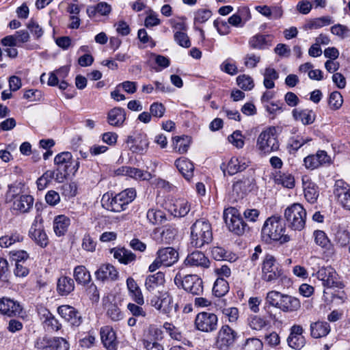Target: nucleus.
Returning a JSON list of instances; mask_svg holds the SVG:
<instances>
[{
	"label": "nucleus",
	"mask_w": 350,
	"mask_h": 350,
	"mask_svg": "<svg viewBox=\"0 0 350 350\" xmlns=\"http://www.w3.org/2000/svg\"><path fill=\"white\" fill-rule=\"evenodd\" d=\"M285 225L279 217H269L265 222L262 228V237L267 241H279L281 244L291 240L289 235L284 234Z\"/></svg>",
	"instance_id": "f257e3e1"
},
{
	"label": "nucleus",
	"mask_w": 350,
	"mask_h": 350,
	"mask_svg": "<svg viewBox=\"0 0 350 350\" xmlns=\"http://www.w3.org/2000/svg\"><path fill=\"white\" fill-rule=\"evenodd\" d=\"M190 245L200 248L209 244L213 240L212 227L204 218L197 219L190 228Z\"/></svg>",
	"instance_id": "f03ea898"
},
{
	"label": "nucleus",
	"mask_w": 350,
	"mask_h": 350,
	"mask_svg": "<svg viewBox=\"0 0 350 350\" xmlns=\"http://www.w3.org/2000/svg\"><path fill=\"white\" fill-rule=\"evenodd\" d=\"M136 197V191L133 188L126 189L112 197L108 193L103 196L101 203L103 207L113 212H121L126 209V206L132 202Z\"/></svg>",
	"instance_id": "7ed1b4c3"
},
{
	"label": "nucleus",
	"mask_w": 350,
	"mask_h": 350,
	"mask_svg": "<svg viewBox=\"0 0 350 350\" xmlns=\"http://www.w3.org/2000/svg\"><path fill=\"white\" fill-rule=\"evenodd\" d=\"M262 279L267 282L286 279L280 265L271 254H266L262 263Z\"/></svg>",
	"instance_id": "20e7f679"
},
{
	"label": "nucleus",
	"mask_w": 350,
	"mask_h": 350,
	"mask_svg": "<svg viewBox=\"0 0 350 350\" xmlns=\"http://www.w3.org/2000/svg\"><path fill=\"white\" fill-rule=\"evenodd\" d=\"M224 219L230 231L237 235H242L249 230L238 209L228 207L224 209Z\"/></svg>",
	"instance_id": "39448f33"
},
{
	"label": "nucleus",
	"mask_w": 350,
	"mask_h": 350,
	"mask_svg": "<svg viewBox=\"0 0 350 350\" xmlns=\"http://www.w3.org/2000/svg\"><path fill=\"white\" fill-rule=\"evenodd\" d=\"M284 217L289 228L300 231L306 225V211L301 204L294 203L285 209Z\"/></svg>",
	"instance_id": "423d86ee"
},
{
	"label": "nucleus",
	"mask_w": 350,
	"mask_h": 350,
	"mask_svg": "<svg viewBox=\"0 0 350 350\" xmlns=\"http://www.w3.org/2000/svg\"><path fill=\"white\" fill-rule=\"evenodd\" d=\"M257 147L263 154H269L279 149V142L276 135V128L269 126L262 131L257 139Z\"/></svg>",
	"instance_id": "0eeeda50"
},
{
	"label": "nucleus",
	"mask_w": 350,
	"mask_h": 350,
	"mask_svg": "<svg viewBox=\"0 0 350 350\" xmlns=\"http://www.w3.org/2000/svg\"><path fill=\"white\" fill-rule=\"evenodd\" d=\"M174 283L193 295H200L204 291L202 280L197 275L191 274L182 277L177 273L174 278Z\"/></svg>",
	"instance_id": "6e6552de"
},
{
	"label": "nucleus",
	"mask_w": 350,
	"mask_h": 350,
	"mask_svg": "<svg viewBox=\"0 0 350 350\" xmlns=\"http://www.w3.org/2000/svg\"><path fill=\"white\" fill-rule=\"evenodd\" d=\"M194 325L200 332L207 334L215 332L218 327V317L213 312H199L196 317Z\"/></svg>",
	"instance_id": "1a4fd4ad"
},
{
	"label": "nucleus",
	"mask_w": 350,
	"mask_h": 350,
	"mask_svg": "<svg viewBox=\"0 0 350 350\" xmlns=\"http://www.w3.org/2000/svg\"><path fill=\"white\" fill-rule=\"evenodd\" d=\"M237 338V332L229 325H224L217 334L215 345L219 350H228L234 345Z\"/></svg>",
	"instance_id": "9d476101"
},
{
	"label": "nucleus",
	"mask_w": 350,
	"mask_h": 350,
	"mask_svg": "<svg viewBox=\"0 0 350 350\" xmlns=\"http://www.w3.org/2000/svg\"><path fill=\"white\" fill-rule=\"evenodd\" d=\"M148 298L150 304L163 314H170L174 308L173 298L168 291L160 292Z\"/></svg>",
	"instance_id": "9b49d317"
},
{
	"label": "nucleus",
	"mask_w": 350,
	"mask_h": 350,
	"mask_svg": "<svg viewBox=\"0 0 350 350\" xmlns=\"http://www.w3.org/2000/svg\"><path fill=\"white\" fill-rule=\"evenodd\" d=\"M317 278L322 281L324 286L327 288L340 287L342 284L338 280V275L332 267H323L317 273Z\"/></svg>",
	"instance_id": "f8f14e48"
},
{
	"label": "nucleus",
	"mask_w": 350,
	"mask_h": 350,
	"mask_svg": "<svg viewBox=\"0 0 350 350\" xmlns=\"http://www.w3.org/2000/svg\"><path fill=\"white\" fill-rule=\"evenodd\" d=\"M331 157L325 150H318L314 154H310L305 157L304 163L308 170H313L323 165L330 164Z\"/></svg>",
	"instance_id": "ddd939ff"
},
{
	"label": "nucleus",
	"mask_w": 350,
	"mask_h": 350,
	"mask_svg": "<svg viewBox=\"0 0 350 350\" xmlns=\"http://www.w3.org/2000/svg\"><path fill=\"white\" fill-rule=\"evenodd\" d=\"M126 142L129 148L133 152L139 154H143L148 147L147 135L143 133H139L134 135L128 136Z\"/></svg>",
	"instance_id": "4468645a"
},
{
	"label": "nucleus",
	"mask_w": 350,
	"mask_h": 350,
	"mask_svg": "<svg viewBox=\"0 0 350 350\" xmlns=\"http://www.w3.org/2000/svg\"><path fill=\"white\" fill-rule=\"evenodd\" d=\"M334 193L343 208L350 210V186L342 180H338L334 185Z\"/></svg>",
	"instance_id": "2eb2a0df"
},
{
	"label": "nucleus",
	"mask_w": 350,
	"mask_h": 350,
	"mask_svg": "<svg viewBox=\"0 0 350 350\" xmlns=\"http://www.w3.org/2000/svg\"><path fill=\"white\" fill-rule=\"evenodd\" d=\"M165 207L174 217H185L191 209L190 204L185 199L171 200L165 203Z\"/></svg>",
	"instance_id": "dca6fc26"
},
{
	"label": "nucleus",
	"mask_w": 350,
	"mask_h": 350,
	"mask_svg": "<svg viewBox=\"0 0 350 350\" xmlns=\"http://www.w3.org/2000/svg\"><path fill=\"white\" fill-rule=\"evenodd\" d=\"M165 282V277L163 273L159 271L155 274L148 275L145 282L146 290L151 294L150 297L154 295H158L160 292H163V284Z\"/></svg>",
	"instance_id": "f3484780"
},
{
	"label": "nucleus",
	"mask_w": 350,
	"mask_h": 350,
	"mask_svg": "<svg viewBox=\"0 0 350 350\" xmlns=\"http://www.w3.org/2000/svg\"><path fill=\"white\" fill-rule=\"evenodd\" d=\"M249 161L244 157H232L226 165L223 163L221 166L224 174L226 171L229 175H234L239 172L245 170L249 165Z\"/></svg>",
	"instance_id": "a211bd4d"
},
{
	"label": "nucleus",
	"mask_w": 350,
	"mask_h": 350,
	"mask_svg": "<svg viewBox=\"0 0 350 350\" xmlns=\"http://www.w3.org/2000/svg\"><path fill=\"white\" fill-rule=\"evenodd\" d=\"M59 314L73 326H79L82 319L79 312L72 306L62 305L57 308Z\"/></svg>",
	"instance_id": "6ab92c4d"
},
{
	"label": "nucleus",
	"mask_w": 350,
	"mask_h": 350,
	"mask_svg": "<svg viewBox=\"0 0 350 350\" xmlns=\"http://www.w3.org/2000/svg\"><path fill=\"white\" fill-rule=\"evenodd\" d=\"M184 262L187 267L202 269H207L211 265L209 259L204 253L200 251H196L188 254Z\"/></svg>",
	"instance_id": "aec40b11"
},
{
	"label": "nucleus",
	"mask_w": 350,
	"mask_h": 350,
	"mask_svg": "<svg viewBox=\"0 0 350 350\" xmlns=\"http://www.w3.org/2000/svg\"><path fill=\"white\" fill-rule=\"evenodd\" d=\"M300 308L301 302L299 299L288 294H283L278 306V309L286 313L297 312Z\"/></svg>",
	"instance_id": "412c9836"
},
{
	"label": "nucleus",
	"mask_w": 350,
	"mask_h": 350,
	"mask_svg": "<svg viewBox=\"0 0 350 350\" xmlns=\"http://www.w3.org/2000/svg\"><path fill=\"white\" fill-rule=\"evenodd\" d=\"M163 338V331L157 325H150L144 331L142 336L143 345H150L155 342H159Z\"/></svg>",
	"instance_id": "4be33fe9"
},
{
	"label": "nucleus",
	"mask_w": 350,
	"mask_h": 350,
	"mask_svg": "<svg viewBox=\"0 0 350 350\" xmlns=\"http://www.w3.org/2000/svg\"><path fill=\"white\" fill-rule=\"evenodd\" d=\"M22 308L19 303L7 297L0 299V312L9 317L19 315Z\"/></svg>",
	"instance_id": "5701e85b"
},
{
	"label": "nucleus",
	"mask_w": 350,
	"mask_h": 350,
	"mask_svg": "<svg viewBox=\"0 0 350 350\" xmlns=\"http://www.w3.org/2000/svg\"><path fill=\"white\" fill-rule=\"evenodd\" d=\"M100 338L104 347L107 350H116L118 341L116 335L112 327L105 326L100 329Z\"/></svg>",
	"instance_id": "b1692460"
},
{
	"label": "nucleus",
	"mask_w": 350,
	"mask_h": 350,
	"mask_svg": "<svg viewBox=\"0 0 350 350\" xmlns=\"http://www.w3.org/2000/svg\"><path fill=\"white\" fill-rule=\"evenodd\" d=\"M30 237L41 247H46L49 244V239L45 231L41 226H39L37 221H34L29 232Z\"/></svg>",
	"instance_id": "393cba45"
},
{
	"label": "nucleus",
	"mask_w": 350,
	"mask_h": 350,
	"mask_svg": "<svg viewBox=\"0 0 350 350\" xmlns=\"http://www.w3.org/2000/svg\"><path fill=\"white\" fill-rule=\"evenodd\" d=\"M313 237L315 243L325 250L324 252L327 256L332 257L335 254L334 245L323 231L315 230Z\"/></svg>",
	"instance_id": "a878e982"
},
{
	"label": "nucleus",
	"mask_w": 350,
	"mask_h": 350,
	"mask_svg": "<svg viewBox=\"0 0 350 350\" xmlns=\"http://www.w3.org/2000/svg\"><path fill=\"white\" fill-rule=\"evenodd\" d=\"M157 255L165 267H170L178 261V253L171 247L160 249L158 250Z\"/></svg>",
	"instance_id": "bb28decb"
},
{
	"label": "nucleus",
	"mask_w": 350,
	"mask_h": 350,
	"mask_svg": "<svg viewBox=\"0 0 350 350\" xmlns=\"http://www.w3.org/2000/svg\"><path fill=\"white\" fill-rule=\"evenodd\" d=\"M272 41L271 35L258 33L250 39L249 45L252 49L263 50L271 46Z\"/></svg>",
	"instance_id": "cd10ccee"
},
{
	"label": "nucleus",
	"mask_w": 350,
	"mask_h": 350,
	"mask_svg": "<svg viewBox=\"0 0 350 350\" xmlns=\"http://www.w3.org/2000/svg\"><path fill=\"white\" fill-rule=\"evenodd\" d=\"M97 280L100 281L116 280L118 277V272L111 264L102 265L95 273Z\"/></svg>",
	"instance_id": "c85d7f7f"
},
{
	"label": "nucleus",
	"mask_w": 350,
	"mask_h": 350,
	"mask_svg": "<svg viewBox=\"0 0 350 350\" xmlns=\"http://www.w3.org/2000/svg\"><path fill=\"white\" fill-rule=\"evenodd\" d=\"M14 198L13 208L20 213H27L33 206V198L30 195H22Z\"/></svg>",
	"instance_id": "c756f323"
},
{
	"label": "nucleus",
	"mask_w": 350,
	"mask_h": 350,
	"mask_svg": "<svg viewBox=\"0 0 350 350\" xmlns=\"http://www.w3.org/2000/svg\"><path fill=\"white\" fill-rule=\"evenodd\" d=\"M175 165L185 178L189 181L193 175V163L185 157H181L176 160Z\"/></svg>",
	"instance_id": "7c9ffc66"
},
{
	"label": "nucleus",
	"mask_w": 350,
	"mask_h": 350,
	"mask_svg": "<svg viewBox=\"0 0 350 350\" xmlns=\"http://www.w3.org/2000/svg\"><path fill=\"white\" fill-rule=\"evenodd\" d=\"M126 119V113L121 107H114L107 114L108 123L113 126H120Z\"/></svg>",
	"instance_id": "2f4dec72"
},
{
	"label": "nucleus",
	"mask_w": 350,
	"mask_h": 350,
	"mask_svg": "<svg viewBox=\"0 0 350 350\" xmlns=\"http://www.w3.org/2000/svg\"><path fill=\"white\" fill-rule=\"evenodd\" d=\"M311 336L319 338L326 336L330 332V326L327 322L317 321L312 323L310 326Z\"/></svg>",
	"instance_id": "473e14b6"
},
{
	"label": "nucleus",
	"mask_w": 350,
	"mask_h": 350,
	"mask_svg": "<svg viewBox=\"0 0 350 350\" xmlns=\"http://www.w3.org/2000/svg\"><path fill=\"white\" fill-rule=\"evenodd\" d=\"M126 286L133 300L139 305H143L144 304L143 295L134 279L129 278L126 280Z\"/></svg>",
	"instance_id": "72a5a7b5"
},
{
	"label": "nucleus",
	"mask_w": 350,
	"mask_h": 350,
	"mask_svg": "<svg viewBox=\"0 0 350 350\" xmlns=\"http://www.w3.org/2000/svg\"><path fill=\"white\" fill-rule=\"evenodd\" d=\"M292 114L295 120L301 121L304 125L311 124L315 120V115L313 111L308 109L302 110L294 109Z\"/></svg>",
	"instance_id": "f704fd0d"
},
{
	"label": "nucleus",
	"mask_w": 350,
	"mask_h": 350,
	"mask_svg": "<svg viewBox=\"0 0 350 350\" xmlns=\"http://www.w3.org/2000/svg\"><path fill=\"white\" fill-rule=\"evenodd\" d=\"M39 314L44 324L51 329L57 331L61 328V324L58 320L47 309H41Z\"/></svg>",
	"instance_id": "c9c22d12"
},
{
	"label": "nucleus",
	"mask_w": 350,
	"mask_h": 350,
	"mask_svg": "<svg viewBox=\"0 0 350 350\" xmlns=\"http://www.w3.org/2000/svg\"><path fill=\"white\" fill-rule=\"evenodd\" d=\"M72 155L70 152L59 153L55 157L54 164L56 167L68 172L72 163Z\"/></svg>",
	"instance_id": "e433bc0d"
},
{
	"label": "nucleus",
	"mask_w": 350,
	"mask_h": 350,
	"mask_svg": "<svg viewBox=\"0 0 350 350\" xmlns=\"http://www.w3.org/2000/svg\"><path fill=\"white\" fill-rule=\"evenodd\" d=\"M70 225V219L65 215H60L57 216L53 221V230L55 234L58 237L64 235Z\"/></svg>",
	"instance_id": "4c0bfd02"
},
{
	"label": "nucleus",
	"mask_w": 350,
	"mask_h": 350,
	"mask_svg": "<svg viewBox=\"0 0 350 350\" xmlns=\"http://www.w3.org/2000/svg\"><path fill=\"white\" fill-rule=\"evenodd\" d=\"M304 196L306 200L310 204L317 202L319 191L318 187L312 182H304Z\"/></svg>",
	"instance_id": "58836bf2"
},
{
	"label": "nucleus",
	"mask_w": 350,
	"mask_h": 350,
	"mask_svg": "<svg viewBox=\"0 0 350 350\" xmlns=\"http://www.w3.org/2000/svg\"><path fill=\"white\" fill-rule=\"evenodd\" d=\"M274 182L277 185H281L288 189L293 188L295 186L294 176L287 172H276L274 175Z\"/></svg>",
	"instance_id": "ea45409f"
},
{
	"label": "nucleus",
	"mask_w": 350,
	"mask_h": 350,
	"mask_svg": "<svg viewBox=\"0 0 350 350\" xmlns=\"http://www.w3.org/2000/svg\"><path fill=\"white\" fill-rule=\"evenodd\" d=\"M75 289V282L69 277L62 276L57 282V291L61 295H67Z\"/></svg>",
	"instance_id": "a19ab883"
},
{
	"label": "nucleus",
	"mask_w": 350,
	"mask_h": 350,
	"mask_svg": "<svg viewBox=\"0 0 350 350\" xmlns=\"http://www.w3.org/2000/svg\"><path fill=\"white\" fill-rule=\"evenodd\" d=\"M331 16H325L311 19L306 24V29H319L325 26L329 25L333 23Z\"/></svg>",
	"instance_id": "79ce46f5"
},
{
	"label": "nucleus",
	"mask_w": 350,
	"mask_h": 350,
	"mask_svg": "<svg viewBox=\"0 0 350 350\" xmlns=\"http://www.w3.org/2000/svg\"><path fill=\"white\" fill-rule=\"evenodd\" d=\"M109 300V297L103 298L104 304L107 307V314L108 317L114 321H118L123 319V314L116 304L109 303L107 305L106 301Z\"/></svg>",
	"instance_id": "37998d69"
},
{
	"label": "nucleus",
	"mask_w": 350,
	"mask_h": 350,
	"mask_svg": "<svg viewBox=\"0 0 350 350\" xmlns=\"http://www.w3.org/2000/svg\"><path fill=\"white\" fill-rule=\"evenodd\" d=\"M74 278L77 283L83 284H88L91 280L90 272L83 265H79L75 268Z\"/></svg>",
	"instance_id": "c03bdc74"
},
{
	"label": "nucleus",
	"mask_w": 350,
	"mask_h": 350,
	"mask_svg": "<svg viewBox=\"0 0 350 350\" xmlns=\"http://www.w3.org/2000/svg\"><path fill=\"white\" fill-rule=\"evenodd\" d=\"M253 177H247L236 181L232 186L233 191L239 193V192L245 193L250 189L254 184Z\"/></svg>",
	"instance_id": "a18cd8bd"
},
{
	"label": "nucleus",
	"mask_w": 350,
	"mask_h": 350,
	"mask_svg": "<svg viewBox=\"0 0 350 350\" xmlns=\"http://www.w3.org/2000/svg\"><path fill=\"white\" fill-rule=\"evenodd\" d=\"M229 289L228 282L222 278H218L214 283L213 293L217 297L225 295Z\"/></svg>",
	"instance_id": "49530a36"
},
{
	"label": "nucleus",
	"mask_w": 350,
	"mask_h": 350,
	"mask_svg": "<svg viewBox=\"0 0 350 350\" xmlns=\"http://www.w3.org/2000/svg\"><path fill=\"white\" fill-rule=\"evenodd\" d=\"M312 141V139L310 137H304L303 136L297 135L295 137H292L290 138L288 148L289 149V152L292 151H297L301 147H302L305 144Z\"/></svg>",
	"instance_id": "de8ad7c7"
},
{
	"label": "nucleus",
	"mask_w": 350,
	"mask_h": 350,
	"mask_svg": "<svg viewBox=\"0 0 350 350\" xmlns=\"http://www.w3.org/2000/svg\"><path fill=\"white\" fill-rule=\"evenodd\" d=\"M284 293L277 291H269L265 297V305L270 306L278 309L280 301Z\"/></svg>",
	"instance_id": "09e8293b"
},
{
	"label": "nucleus",
	"mask_w": 350,
	"mask_h": 350,
	"mask_svg": "<svg viewBox=\"0 0 350 350\" xmlns=\"http://www.w3.org/2000/svg\"><path fill=\"white\" fill-rule=\"evenodd\" d=\"M247 322L250 328L255 330H261L269 323L264 317L257 315L250 316Z\"/></svg>",
	"instance_id": "8fccbe9b"
},
{
	"label": "nucleus",
	"mask_w": 350,
	"mask_h": 350,
	"mask_svg": "<svg viewBox=\"0 0 350 350\" xmlns=\"http://www.w3.org/2000/svg\"><path fill=\"white\" fill-rule=\"evenodd\" d=\"M147 219L152 224H158L165 220V215L161 210L150 208L147 212Z\"/></svg>",
	"instance_id": "3c124183"
},
{
	"label": "nucleus",
	"mask_w": 350,
	"mask_h": 350,
	"mask_svg": "<svg viewBox=\"0 0 350 350\" xmlns=\"http://www.w3.org/2000/svg\"><path fill=\"white\" fill-rule=\"evenodd\" d=\"M35 350H54L52 338L40 337L35 342Z\"/></svg>",
	"instance_id": "603ef678"
},
{
	"label": "nucleus",
	"mask_w": 350,
	"mask_h": 350,
	"mask_svg": "<svg viewBox=\"0 0 350 350\" xmlns=\"http://www.w3.org/2000/svg\"><path fill=\"white\" fill-rule=\"evenodd\" d=\"M174 149L176 152L180 154L185 153L189 146V139L187 137H174Z\"/></svg>",
	"instance_id": "864d4df0"
},
{
	"label": "nucleus",
	"mask_w": 350,
	"mask_h": 350,
	"mask_svg": "<svg viewBox=\"0 0 350 350\" xmlns=\"http://www.w3.org/2000/svg\"><path fill=\"white\" fill-rule=\"evenodd\" d=\"M23 236L15 232L10 236H4L0 238V246L1 247H8L16 242L23 241Z\"/></svg>",
	"instance_id": "5fc2aeb1"
},
{
	"label": "nucleus",
	"mask_w": 350,
	"mask_h": 350,
	"mask_svg": "<svg viewBox=\"0 0 350 350\" xmlns=\"http://www.w3.org/2000/svg\"><path fill=\"white\" fill-rule=\"evenodd\" d=\"M343 103L342 96L341 94L335 91L331 93L329 98V105L332 109H338Z\"/></svg>",
	"instance_id": "6e6d98bb"
},
{
	"label": "nucleus",
	"mask_w": 350,
	"mask_h": 350,
	"mask_svg": "<svg viewBox=\"0 0 350 350\" xmlns=\"http://www.w3.org/2000/svg\"><path fill=\"white\" fill-rule=\"evenodd\" d=\"M174 38L175 42L182 47L189 48L191 46V42L187 34L184 31H176Z\"/></svg>",
	"instance_id": "4d7b16f0"
},
{
	"label": "nucleus",
	"mask_w": 350,
	"mask_h": 350,
	"mask_svg": "<svg viewBox=\"0 0 350 350\" xmlns=\"http://www.w3.org/2000/svg\"><path fill=\"white\" fill-rule=\"evenodd\" d=\"M335 241L340 247L350 245V232L347 230H338L335 234Z\"/></svg>",
	"instance_id": "13d9d810"
},
{
	"label": "nucleus",
	"mask_w": 350,
	"mask_h": 350,
	"mask_svg": "<svg viewBox=\"0 0 350 350\" xmlns=\"http://www.w3.org/2000/svg\"><path fill=\"white\" fill-rule=\"evenodd\" d=\"M262 346V342L260 340L256 338H251L245 340L241 350H261Z\"/></svg>",
	"instance_id": "bf43d9fd"
},
{
	"label": "nucleus",
	"mask_w": 350,
	"mask_h": 350,
	"mask_svg": "<svg viewBox=\"0 0 350 350\" xmlns=\"http://www.w3.org/2000/svg\"><path fill=\"white\" fill-rule=\"evenodd\" d=\"M212 16L211 10L207 9H199L194 14V24L204 23Z\"/></svg>",
	"instance_id": "052dcab7"
},
{
	"label": "nucleus",
	"mask_w": 350,
	"mask_h": 350,
	"mask_svg": "<svg viewBox=\"0 0 350 350\" xmlns=\"http://www.w3.org/2000/svg\"><path fill=\"white\" fill-rule=\"evenodd\" d=\"M238 85L244 90H250L254 88V81L251 77L245 75L237 77Z\"/></svg>",
	"instance_id": "680f3d73"
},
{
	"label": "nucleus",
	"mask_w": 350,
	"mask_h": 350,
	"mask_svg": "<svg viewBox=\"0 0 350 350\" xmlns=\"http://www.w3.org/2000/svg\"><path fill=\"white\" fill-rule=\"evenodd\" d=\"M129 176L135 179L148 180L152 178V175L148 172H144L138 168L132 167L130 168V172Z\"/></svg>",
	"instance_id": "e2e57ef3"
},
{
	"label": "nucleus",
	"mask_w": 350,
	"mask_h": 350,
	"mask_svg": "<svg viewBox=\"0 0 350 350\" xmlns=\"http://www.w3.org/2000/svg\"><path fill=\"white\" fill-rule=\"evenodd\" d=\"M287 341L288 345L295 349H301L305 345V338L303 336H289Z\"/></svg>",
	"instance_id": "0e129e2a"
},
{
	"label": "nucleus",
	"mask_w": 350,
	"mask_h": 350,
	"mask_svg": "<svg viewBox=\"0 0 350 350\" xmlns=\"http://www.w3.org/2000/svg\"><path fill=\"white\" fill-rule=\"evenodd\" d=\"M165 111V106L160 103H153L150 107V113L152 116L161 118L163 116Z\"/></svg>",
	"instance_id": "69168bd1"
},
{
	"label": "nucleus",
	"mask_w": 350,
	"mask_h": 350,
	"mask_svg": "<svg viewBox=\"0 0 350 350\" xmlns=\"http://www.w3.org/2000/svg\"><path fill=\"white\" fill-rule=\"evenodd\" d=\"M331 32L340 38H345L349 36V29L343 25L337 24L331 27Z\"/></svg>",
	"instance_id": "338daca9"
},
{
	"label": "nucleus",
	"mask_w": 350,
	"mask_h": 350,
	"mask_svg": "<svg viewBox=\"0 0 350 350\" xmlns=\"http://www.w3.org/2000/svg\"><path fill=\"white\" fill-rule=\"evenodd\" d=\"M54 350H69L70 344L68 340L62 337L52 338Z\"/></svg>",
	"instance_id": "774afa93"
}]
</instances>
